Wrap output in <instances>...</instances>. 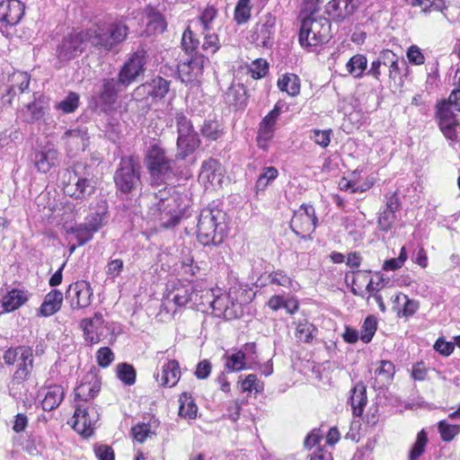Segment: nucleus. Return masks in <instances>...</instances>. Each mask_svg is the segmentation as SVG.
Instances as JSON below:
<instances>
[{
	"instance_id": "26",
	"label": "nucleus",
	"mask_w": 460,
	"mask_h": 460,
	"mask_svg": "<svg viewBox=\"0 0 460 460\" xmlns=\"http://www.w3.org/2000/svg\"><path fill=\"white\" fill-rule=\"evenodd\" d=\"M275 22L271 17H265L256 23L252 31V40L258 46L266 47L274 31Z\"/></svg>"
},
{
	"instance_id": "35",
	"label": "nucleus",
	"mask_w": 460,
	"mask_h": 460,
	"mask_svg": "<svg viewBox=\"0 0 460 460\" xmlns=\"http://www.w3.org/2000/svg\"><path fill=\"white\" fill-rule=\"evenodd\" d=\"M199 145V140L195 132L183 134L178 137L177 146L180 150V155L183 158L192 153Z\"/></svg>"
},
{
	"instance_id": "11",
	"label": "nucleus",
	"mask_w": 460,
	"mask_h": 460,
	"mask_svg": "<svg viewBox=\"0 0 460 460\" xmlns=\"http://www.w3.org/2000/svg\"><path fill=\"white\" fill-rule=\"evenodd\" d=\"M61 181L64 192L75 199H85L95 190V187L90 180L80 177L74 170L64 171Z\"/></svg>"
},
{
	"instance_id": "3",
	"label": "nucleus",
	"mask_w": 460,
	"mask_h": 460,
	"mask_svg": "<svg viewBox=\"0 0 460 460\" xmlns=\"http://www.w3.org/2000/svg\"><path fill=\"white\" fill-rule=\"evenodd\" d=\"M199 290L197 283L188 279H176L167 284L162 307L167 313L174 314L177 308L189 304H203V295L199 298Z\"/></svg>"
},
{
	"instance_id": "63",
	"label": "nucleus",
	"mask_w": 460,
	"mask_h": 460,
	"mask_svg": "<svg viewBox=\"0 0 460 460\" xmlns=\"http://www.w3.org/2000/svg\"><path fill=\"white\" fill-rule=\"evenodd\" d=\"M217 16V10L212 7H207L200 15V22L203 26L204 31H208L211 29V23Z\"/></svg>"
},
{
	"instance_id": "19",
	"label": "nucleus",
	"mask_w": 460,
	"mask_h": 460,
	"mask_svg": "<svg viewBox=\"0 0 460 460\" xmlns=\"http://www.w3.org/2000/svg\"><path fill=\"white\" fill-rule=\"evenodd\" d=\"M93 290L86 281L71 284L66 290V299L73 309L85 308L90 305Z\"/></svg>"
},
{
	"instance_id": "32",
	"label": "nucleus",
	"mask_w": 460,
	"mask_h": 460,
	"mask_svg": "<svg viewBox=\"0 0 460 460\" xmlns=\"http://www.w3.org/2000/svg\"><path fill=\"white\" fill-rule=\"evenodd\" d=\"M277 85L281 92L289 96H296L300 93V79L295 74H285L278 79Z\"/></svg>"
},
{
	"instance_id": "16",
	"label": "nucleus",
	"mask_w": 460,
	"mask_h": 460,
	"mask_svg": "<svg viewBox=\"0 0 460 460\" xmlns=\"http://www.w3.org/2000/svg\"><path fill=\"white\" fill-rule=\"evenodd\" d=\"M146 51L138 49L125 63L119 75V82L128 85L133 83L145 71L146 63Z\"/></svg>"
},
{
	"instance_id": "24",
	"label": "nucleus",
	"mask_w": 460,
	"mask_h": 460,
	"mask_svg": "<svg viewBox=\"0 0 460 460\" xmlns=\"http://www.w3.org/2000/svg\"><path fill=\"white\" fill-rule=\"evenodd\" d=\"M9 86L3 96L4 102L11 103L17 93H23L29 87L30 75L26 72L15 71L9 76Z\"/></svg>"
},
{
	"instance_id": "45",
	"label": "nucleus",
	"mask_w": 460,
	"mask_h": 460,
	"mask_svg": "<svg viewBox=\"0 0 460 460\" xmlns=\"http://www.w3.org/2000/svg\"><path fill=\"white\" fill-rule=\"evenodd\" d=\"M117 376L127 385H131L136 381V371L134 367L127 363L117 366Z\"/></svg>"
},
{
	"instance_id": "48",
	"label": "nucleus",
	"mask_w": 460,
	"mask_h": 460,
	"mask_svg": "<svg viewBox=\"0 0 460 460\" xmlns=\"http://www.w3.org/2000/svg\"><path fill=\"white\" fill-rule=\"evenodd\" d=\"M15 374L29 377L33 368V354L31 348L28 347V358H19Z\"/></svg>"
},
{
	"instance_id": "12",
	"label": "nucleus",
	"mask_w": 460,
	"mask_h": 460,
	"mask_svg": "<svg viewBox=\"0 0 460 460\" xmlns=\"http://www.w3.org/2000/svg\"><path fill=\"white\" fill-rule=\"evenodd\" d=\"M75 410L73 416V428L84 438L93 434L96 423L99 420V413L93 405L75 404Z\"/></svg>"
},
{
	"instance_id": "22",
	"label": "nucleus",
	"mask_w": 460,
	"mask_h": 460,
	"mask_svg": "<svg viewBox=\"0 0 460 460\" xmlns=\"http://www.w3.org/2000/svg\"><path fill=\"white\" fill-rule=\"evenodd\" d=\"M181 368L175 359H167L155 376L156 381L163 386L172 387L180 380Z\"/></svg>"
},
{
	"instance_id": "14",
	"label": "nucleus",
	"mask_w": 460,
	"mask_h": 460,
	"mask_svg": "<svg viewBox=\"0 0 460 460\" xmlns=\"http://www.w3.org/2000/svg\"><path fill=\"white\" fill-rule=\"evenodd\" d=\"M34 167L40 173L49 172L59 163V155L55 146L49 142L38 144L31 154Z\"/></svg>"
},
{
	"instance_id": "2",
	"label": "nucleus",
	"mask_w": 460,
	"mask_h": 460,
	"mask_svg": "<svg viewBox=\"0 0 460 460\" xmlns=\"http://www.w3.org/2000/svg\"><path fill=\"white\" fill-rule=\"evenodd\" d=\"M245 289L238 286L231 287L228 292L220 288L208 289L205 291L213 312L217 316H223L226 319H234L238 317L242 313V305L247 302L244 297Z\"/></svg>"
},
{
	"instance_id": "64",
	"label": "nucleus",
	"mask_w": 460,
	"mask_h": 460,
	"mask_svg": "<svg viewBox=\"0 0 460 460\" xmlns=\"http://www.w3.org/2000/svg\"><path fill=\"white\" fill-rule=\"evenodd\" d=\"M433 348L439 354L447 357L453 353L455 344L445 341L443 338H438Z\"/></svg>"
},
{
	"instance_id": "43",
	"label": "nucleus",
	"mask_w": 460,
	"mask_h": 460,
	"mask_svg": "<svg viewBox=\"0 0 460 460\" xmlns=\"http://www.w3.org/2000/svg\"><path fill=\"white\" fill-rule=\"evenodd\" d=\"M357 175L353 173L351 179L343 177L339 181V188L341 190L350 191L351 193L364 192L371 187V183L358 184L356 181Z\"/></svg>"
},
{
	"instance_id": "13",
	"label": "nucleus",
	"mask_w": 460,
	"mask_h": 460,
	"mask_svg": "<svg viewBox=\"0 0 460 460\" xmlns=\"http://www.w3.org/2000/svg\"><path fill=\"white\" fill-rule=\"evenodd\" d=\"M87 43L88 29L84 31H73L65 36L58 47V58L62 61L71 60L83 53Z\"/></svg>"
},
{
	"instance_id": "59",
	"label": "nucleus",
	"mask_w": 460,
	"mask_h": 460,
	"mask_svg": "<svg viewBox=\"0 0 460 460\" xmlns=\"http://www.w3.org/2000/svg\"><path fill=\"white\" fill-rule=\"evenodd\" d=\"M220 48L218 36L215 33H205L202 49L215 54Z\"/></svg>"
},
{
	"instance_id": "7",
	"label": "nucleus",
	"mask_w": 460,
	"mask_h": 460,
	"mask_svg": "<svg viewBox=\"0 0 460 460\" xmlns=\"http://www.w3.org/2000/svg\"><path fill=\"white\" fill-rule=\"evenodd\" d=\"M456 112H460V90L453 91L447 101L438 106L437 117L440 130L444 136L455 141L457 137L456 127L459 126Z\"/></svg>"
},
{
	"instance_id": "37",
	"label": "nucleus",
	"mask_w": 460,
	"mask_h": 460,
	"mask_svg": "<svg viewBox=\"0 0 460 460\" xmlns=\"http://www.w3.org/2000/svg\"><path fill=\"white\" fill-rule=\"evenodd\" d=\"M278 176L279 171L276 167H264L256 181V192L258 193L259 191H264L266 188L278 178Z\"/></svg>"
},
{
	"instance_id": "33",
	"label": "nucleus",
	"mask_w": 460,
	"mask_h": 460,
	"mask_svg": "<svg viewBox=\"0 0 460 460\" xmlns=\"http://www.w3.org/2000/svg\"><path fill=\"white\" fill-rule=\"evenodd\" d=\"M394 375V366L389 360H381L375 369V386L382 387L390 383Z\"/></svg>"
},
{
	"instance_id": "17",
	"label": "nucleus",
	"mask_w": 460,
	"mask_h": 460,
	"mask_svg": "<svg viewBox=\"0 0 460 460\" xmlns=\"http://www.w3.org/2000/svg\"><path fill=\"white\" fill-rule=\"evenodd\" d=\"M24 14V5L19 0L0 3V31L4 33L10 27L19 23Z\"/></svg>"
},
{
	"instance_id": "36",
	"label": "nucleus",
	"mask_w": 460,
	"mask_h": 460,
	"mask_svg": "<svg viewBox=\"0 0 460 460\" xmlns=\"http://www.w3.org/2000/svg\"><path fill=\"white\" fill-rule=\"evenodd\" d=\"M27 379V376H23L13 373L11 381L9 382L8 385L9 394L13 398L16 400L23 399V396L26 394L28 391V388L25 384V381Z\"/></svg>"
},
{
	"instance_id": "21",
	"label": "nucleus",
	"mask_w": 460,
	"mask_h": 460,
	"mask_svg": "<svg viewBox=\"0 0 460 460\" xmlns=\"http://www.w3.org/2000/svg\"><path fill=\"white\" fill-rule=\"evenodd\" d=\"M362 2L363 0H332L326 5V13L332 19L341 21L351 15Z\"/></svg>"
},
{
	"instance_id": "55",
	"label": "nucleus",
	"mask_w": 460,
	"mask_h": 460,
	"mask_svg": "<svg viewBox=\"0 0 460 460\" xmlns=\"http://www.w3.org/2000/svg\"><path fill=\"white\" fill-rule=\"evenodd\" d=\"M131 434L137 441L142 443L154 434V431L151 429L150 424L139 423L131 429Z\"/></svg>"
},
{
	"instance_id": "30",
	"label": "nucleus",
	"mask_w": 460,
	"mask_h": 460,
	"mask_svg": "<svg viewBox=\"0 0 460 460\" xmlns=\"http://www.w3.org/2000/svg\"><path fill=\"white\" fill-rule=\"evenodd\" d=\"M137 91L146 92L154 98L161 99L169 92V82L161 76H157L151 82L140 85Z\"/></svg>"
},
{
	"instance_id": "18",
	"label": "nucleus",
	"mask_w": 460,
	"mask_h": 460,
	"mask_svg": "<svg viewBox=\"0 0 460 460\" xmlns=\"http://www.w3.org/2000/svg\"><path fill=\"white\" fill-rule=\"evenodd\" d=\"M224 172L220 164L214 159L203 162L199 181L207 190H214L222 186Z\"/></svg>"
},
{
	"instance_id": "38",
	"label": "nucleus",
	"mask_w": 460,
	"mask_h": 460,
	"mask_svg": "<svg viewBox=\"0 0 460 460\" xmlns=\"http://www.w3.org/2000/svg\"><path fill=\"white\" fill-rule=\"evenodd\" d=\"M367 59L364 55L357 54L349 58L346 64L347 71L356 78L363 75L367 68Z\"/></svg>"
},
{
	"instance_id": "51",
	"label": "nucleus",
	"mask_w": 460,
	"mask_h": 460,
	"mask_svg": "<svg viewBox=\"0 0 460 460\" xmlns=\"http://www.w3.org/2000/svg\"><path fill=\"white\" fill-rule=\"evenodd\" d=\"M269 70L268 62L262 58L253 60L249 67L252 77L260 79L266 75Z\"/></svg>"
},
{
	"instance_id": "57",
	"label": "nucleus",
	"mask_w": 460,
	"mask_h": 460,
	"mask_svg": "<svg viewBox=\"0 0 460 460\" xmlns=\"http://www.w3.org/2000/svg\"><path fill=\"white\" fill-rule=\"evenodd\" d=\"M243 392H252L259 393L262 390V385L257 378L256 375H248L241 384Z\"/></svg>"
},
{
	"instance_id": "54",
	"label": "nucleus",
	"mask_w": 460,
	"mask_h": 460,
	"mask_svg": "<svg viewBox=\"0 0 460 460\" xmlns=\"http://www.w3.org/2000/svg\"><path fill=\"white\" fill-rule=\"evenodd\" d=\"M202 135L210 140L217 139L221 135L220 125L217 121L208 120L201 128Z\"/></svg>"
},
{
	"instance_id": "1",
	"label": "nucleus",
	"mask_w": 460,
	"mask_h": 460,
	"mask_svg": "<svg viewBox=\"0 0 460 460\" xmlns=\"http://www.w3.org/2000/svg\"><path fill=\"white\" fill-rule=\"evenodd\" d=\"M319 0H305L302 13L310 14L301 21L299 31V43L303 49L309 52H314L318 48L327 43L331 38L330 21L316 14Z\"/></svg>"
},
{
	"instance_id": "9",
	"label": "nucleus",
	"mask_w": 460,
	"mask_h": 460,
	"mask_svg": "<svg viewBox=\"0 0 460 460\" xmlns=\"http://www.w3.org/2000/svg\"><path fill=\"white\" fill-rule=\"evenodd\" d=\"M139 164L132 156L123 157L119 167L115 172L114 181L117 188L124 193H130L137 190L140 181Z\"/></svg>"
},
{
	"instance_id": "53",
	"label": "nucleus",
	"mask_w": 460,
	"mask_h": 460,
	"mask_svg": "<svg viewBox=\"0 0 460 460\" xmlns=\"http://www.w3.org/2000/svg\"><path fill=\"white\" fill-rule=\"evenodd\" d=\"M118 84L120 83L114 79L105 80L103 83V89L101 93V98L107 102H112L117 93Z\"/></svg>"
},
{
	"instance_id": "10",
	"label": "nucleus",
	"mask_w": 460,
	"mask_h": 460,
	"mask_svg": "<svg viewBox=\"0 0 460 460\" xmlns=\"http://www.w3.org/2000/svg\"><path fill=\"white\" fill-rule=\"evenodd\" d=\"M146 166L152 181H164L171 172V160L165 155L164 150L158 143L150 146L146 155Z\"/></svg>"
},
{
	"instance_id": "39",
	"label": "nucleus",
	"mask_w": 460,
	"mask_h": 460,
	"mask_svg": "<svg viewBox=\"0 0 460 460\" xmlns=\"http://www.w3.org/2000/svg\"><path fill=\"white\" fill-rule=\"evenodd\" d=\"M66 233L75 235L78 245H84L93 238L95 231H93V228L86 223L78 225L75 227H70L66 230Z\"/></svg>"
},
{
	"instance_id": "41",
	"label": "nucleus",
	"mask_w": 460,
	"mask_h": 460,
	"mask_svg": "<svg viewBox=\"0 0 460 460\" xmlns=\"http://www.w3.org/2000/svg\"><path fill=\"white\" fill-rule=\"evenodd\" d=\"M165 28L166 22L161 13H154L148 15L146 31L148 35L162 33Z\"/></svg>"
},
{
	"instance_id": "49",
	"label": "nucleus",
	"mask_w": 460,
	"mask_h": 460,
	"mask_svg": "<svg viewBox=\"0 0 460 460\" xmlns=\"http://www.w3.org/2000/svg\"><path fill=\"white\" fill-rule=\"evenodd\" d=\"M79 105V95L75 93H69L68 95L57 104V109L64 113L74 112Z\"/></svg>"
},
{
	"instance_id": "42",
	"label": "nucleus",
	"mask_w": 460,
	"mask_h": 460,
	"mask_svg": "<svg viewBox=\"0 0 460 460\" xmlns=\"http://www.w3.org/2000/svg\"><path fill=\"white\" fill-rule=\"evenodd\" d=\"M315 327L306 320L299 321L296 328V338L303 342H310L313 340Z\"/></svg>"
},
{
	"instance_id": "20",
	"label": "nucleus",
	"mask_w": 460,
	"mask_h": 460,
	"mask_svg": "<svg viewBox=\"0 0 460 460\" xmlns=\"http://www.w3.org/2000/svg\"><path fill=\"white\" fill-rule=\"evenodd\" d=\"M101 390V383L98 378L92 375H86L82 382L75 389V402L84 405H91L88 402L94 398Z\"/></svg>"
},
{
	"instance_id": "4",
	"label": "nucleus",
	"mask_w": 460,
	"mask_h": 460,
	"mask_svg": "<svg viewBox=\"0 0 460 460\" xmlns=\"http://www.w3.org/2000/svg\"><path fill=\"white\" fill-rule=\"evenodd\" d=\"M128 35V27L121 22L96 23L88 29L89 44L100 51H110Z\"/></svg>"
},
{
	"instance_id": "34",
	"label": "nucleus",
	"mask_w": 460,
	"mask_h": 460,
	"mask_svg": "<svg viewBox=\"0 0 460 460\" xmlns=\"http://www.w3.org/2000/svg\"><path fill=\"white\" fill-rule=\"evenodd\" d=\"M179 415L184 419L193 420L197 417L198 406L192 396L184 392L179 398Z\"/></svg>"
},
{
	"instance_id": "60",
	"label": "nucleus",
	"mask_w": 460,
	"mask_h": 460,
	"mask_svg": "<svg viewBox=\"0 0 460 460\" xmlns=\"http://www.w3.org/2000/svg\"><path fill=\"white\" fill-rule=\"evenodd\" d=\"M96 360L100 367H107L114 360V354L108 347H102L96 352Z\"/></svg>"
},
{
	"instance_id": "25",
	"label": "nucleus",
	"mask_w": 460,
	"mask_h": 460,
	"mask_svg": "<svg viewBox=\"0 0 460 460\" xmlns=\"http://www.w3.org/2000/svg\"><path fill=\"white\" fill-rule=\"evenodd\" d=\"M30 295L24 289L13 288L4 294L1 299L2 312L11 313L22 306L28 300Z\"/></svg>"
},
{
	"instance_id": "29",
	"label": "nucleus",
	"mask_w": 460,
	"mask_h": 460,
	"mask_svg": "<svg viewBox=\"0 0 460 460\" xmlns=\"http://www.w3.org/2000/svg\"><path fill=\"white\" fill-rule=\"evenodd\" d=\"M64 395L65 391L61 385H55L49 386L41 402L42 409L44 411L56 409L63 401Z\"/></svg>"
},
{
	"instance_id": "8",
	"label": "nucleus",
	"mask_w": 460,
	"mask_h": 460,
	"mask_svg": "<svg viewBox=\"0 0 460 460\" xmlns=\"http://www.w3.org/2000/svg\"><path fill=\"white\" fill-rule=\"evenodd\" d=\"M225 219V214L217 208H204L201 210L199 221L197 236L203 245L216 244L222 241L217 235L221 232L220 225Z\"/></svg>"
},
{
	"instance_id": "58",
	"label": "nucleus",
	"mask_w": 460,
	"mask_h": 460,
	"mask_svg": "<svg viewBox=\"0 0 460 460\" xmlns=\"http://www.w3.org/2000/svg\"><path fill=\"white\" fill-rule=\"evenodd\" d=\"M181 44L186 52L192 53L198 49L199 40L190 29H187L182 35Z\"/></svg>"
},
{
	"instance_id": "6",
	"label": "nucleus",
	"mask_w": 460,
	"mask_h": 460,
	"mask_svg": "<svg viewBox=\"0 0 460 460\" xmlns=\"http://www.w3.org/2000/svg\"><path fill=\"white\" fill-rule=\"evenodd\" d=\"M79 327L83 331L84 340L88 345L104 341L112 344L116 336L112 324L107 322L101 313H95L93 317L80 321Z\"/></svg>"
},
{
	"instance_id": "40",
	"label": "nucleus",
	"mask_w": 460,
	"mask_h": 460,
	"mask_svg": "<svg viewBox=\"0 0 460 460\" xmlns=\"http://www.w3.org/2000/svg\"><path fill=\"white\" fill-rule=\"evenodd\" d=\"M428 441V434L424 429L418 432L416 440L409 452V460H419L425 452Z\"/></svg>"
},
{
	"instance_id": "62",
	"label": "nucleus",
	"mask_w": 460,
	"mask_h": 460,
	"mask_svg": "<svg viewBox=\"0 0 460 460\" xmlns=\"http://www.w3.org/2000/svg\"><path fill=\"white\" fill-rule=\"evenodd\" d=\"M311 138L322 147H326L331 141V130L314 129L312 131Z\"/></svg>"
},
{
	"instance_id": "28",
	"label": "nucleus",
	"mask_w": 460,
	"mask_h": 460,
	"mask_svg": "<svg viewBox=\"0 0 460 460\" xmlns=\"http://www.w3.org/2000/svg\"><path fill=\"white\" fill-rule=\"evenodd\" d=\"M63 303V294L58 289H53L49 292L44 301L39 308L38 314L41 316H51L61 308Z\"/></svg>"
},
{
	"instance_id": "27",
	"label": "nucleus",
	"mask_w": 460,
	"mask_h": 460,
	"mask_svg": "<svg viewBox=\"0 0 460 460\" xmlns=\"http://www.w3.org/2000/svg\"><path fill=\"white\" fill-rule=\"evenodd\" d=\"M279 115L280 110L275 106V108L270 111L261 120L258 133V142L260 146H263L262 141L267 142L272 137L275 131V125Z\"/></svg>"
},
{
	"instance_id": "61",
	"label": "nucleus",
	"mask_w": 460,
	"mask_h": 460,
	"mask_svg": "<svg viewBox=\"0 0 460 460\" xmlns=\"http://www.w3.org/2000/svg\"><path fill=\"white\" fill-rule=\"evenodd\" d=\"M229 102L234 104L242 103L244 99L245 90L242 84H233L226 93Z\"/></svg>"
},
{
	"instance_id": "56",
	"label": "nucleus",
	"mask_w": 460,
	"mask_h": 460,
	"mask_svg": "<svg viewBox=\"0 0 460 460\" xmlns=\"http://www.w3.org/2000/svg\"><path fill=\"white\" fill-rule=\"evenodd\" d=\"M251 13L249 0H240L235 7L234 19L238 23L245 22Z\"/></svg>"
},
{
	"instance_id": "47",
	"label": "nucleus",
	"mask_w": 460,
	"mask_h": 460,
	"mask_svg": "<svg viewBox=\"0 0 460 460\" xmlns=\"http://www.w3.org/2000/svg\"><path fill=\"white\" fill-rule=\"evenodd\" d=\"M19 358H28V347L19 346L16 348L8 349L4 354V363L7 365H13Z\"/></svg>"
},
{
	"instance_id": "15",
	"label": "nucleus",
	"mask_w": 460,
	"mask_h": 460,
	"mask_svg": "<svg viewBox=\"0 0 460 460\" xmlns=\"http://www.w3.org/2000/svg\"><path fill=\"white\" fill-rule=\"evenodd\" d=\"M316 221L314 207L311 205H302L295 211L290 222V227L296 235L305 238L314 231Z\"/></svg>"
},
{
	"instance_id": "44",
	"label": "nucleus",
	"mask_w": 460,
	"mask_h": 460,
	"mask_svg": "<svg viewBox=\"0 0 460 460\" xmlns=\"http://www.w3.org/2000/svg\"><path fill=\"white\" fill-rule=\"evenodd\" d=\"M245 353L239 350L226 358V367L233 372H238L245 368Z\"/></svg>"
},
{
	"instance_id": "5",
	"label": "nucleus",
	"mask_w": 460,
	"mask_h": 460,
	"mask_svg": "<svg viewBox=\"0 0 460 460\" xmlns=\"http://www.w3.org/2000/svg\"><path fill=\"white\" fill-rule=\"evenodd\" d=\"M148 217L164 228L172 227L180 222L181 209L176 204L175 199L169 195L166 189L154 193Z\"/></svg>"
},
{
	"instance_id": "52",
	"label": "nucleus",
	"mask_w": 460,
	"mask_h": 460,
	"mask_svg": "<svg viewBox=\"0 0 460 460\" xmlns=\"http://www.w3.org/2000/svg\"><path fill=\"white\" fill-rule=\"evenodd\" d=\"M64 137L67 139L68 143L76 146H82L83 148L85 146L86 133L81 129H72L68 130L65 133Z\"/></svg>"
},
{
	"instance_id": "23",
	"label": "nucleus",
	"mask_w": 460,
	"mask_h": 460,
	"mask_svg": "<svg viewBox=\"0 0 460 460\" xmlns=\"http://www.w3.org/2000/svg\"><path fill=\"white\" fill-rule=\"evenodd\" d=\"M398 198L393 194L386 199L385 208L378 216V226L380 230L387 232L392 229L396 220L395 212L399 208Z\"/></svg>"
},
{
	"instance_id": "31",
	"label": "nucleus",
	"mask_w": 460,
	"mask_h": 460,
	"mask_svg": "<svg viewBox=\"0 0 460 460\" xmlns=\"http://www.w3.org/2000/svg\"><path fill=\"white\" fill-rule=\"evenodd\" d=\"M367 390L363 383H358L352 389L350 395V404L353 411V414L360 416L364 411V407L367 404Z\"/></svg>"
},
{
	"instance_id": "50",
	"label": "nucleus",
	"mask_w": 460,
	"mask_h": 460,
	"mask_svg": "<svg viewBox=\"0 0 460 460\" xmlns=\"http://www.w3.org/2000/svg\"><path fill=\"white\" fill-rule=\"evenodd\" d=\"M438 428L444 441H451L460 432V425L449 424L446 420L439 421Z\"/></svg>"
},
{
	"instance_id": "46",
	"label": "nucleus",
	"mask_w": 460,
	"mask_h": 460,
	"mask_svg": "<svg viewBox=\"0 0 460 460\" xmlns=\"http://www.w3.org/2000/svg\"><path fill=\"white\" fill-rule=\"evenodd\" d=\"M376 318L373 315H369L365 319L360 331V339L362 341L368 343L372 340L376 331Z\"/></svg>"
}]
</instances>
